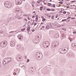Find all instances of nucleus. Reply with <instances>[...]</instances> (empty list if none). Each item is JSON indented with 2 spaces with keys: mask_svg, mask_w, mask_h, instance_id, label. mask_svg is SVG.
I'll use <instances>...</instances> for the list:
<instances>
[{
  "mask_svg": "<svg viewBox=\"0 0 76 76\" xmlns=\"http://www.w3.org/2000/svg\"><path fill=\"white\" fill-rule=\"evenodd\" d=\"M22 0H15L16 4V5H20L22 3Z\"/></svg>",
  "mask_w": 76,
  "mask_h": 76,
  "instance_id": "6e6552de",
  "label": "nucleus"
},
{
  "mask_svg": "<svg viewBox=\"0 0 76 76\" xmlns=\"http://www.w3.org/2000/svg\"><path fill=\"white\" fill-rule=\"evenodd\" d=\"M36 18H38V15H36Z\"/></svg>",
  "mask_w": 76,
  "mask_h": 76,
  "instance_id": "774afa93",
  "label": "nucleus"
},
{
  "mask_svg": "<svg viewBox=\"0 0 76 76\" xmlns=\"http://www.w3.org/2000/svg\"><path fill=\"white\" fill-rule=\"evenodd\" d=\"M69 39L70 40V41L71 42L72 41H73L74 40V39L72 38H69Z\"/></svg>",
  "mask_w": 76,
  "mask_h": 76,
  "instance_id": "393cba45",
  "label": "nucleus"
},
{
  "mask_svg": "<svg viewBox=\"0 0 76 76\" xmlns=\"http://www.w3.org/2000/svg\"><path fill=\"white\" fill-rule=\"evenodd\" d=\"M27 29V31H28V32L29 31H30V27H28Z\"/></svg>",
  "mask_w": 76,
  "mask_h": 76,
  "instance_id": "bb28decb",
  "label": "nucleus"
},
{
  "mask_svg": "<svg viewBox=\"0 0 76 76\" xmlns=\"http://www.w3.org/2000/svg\"><path fill=\"white\" fill-rule=\"evenodd\" d=\"M42 28H45V27L44 26H42Z\"/></svg>",
  "mask_w": 76,
  "mask_h": 76,
  "instance_id": "5fc2aeb1",
  "label": "nucleus"
},
{
  "mask_svg": "<svg viewBox=\"0 0 76 76\" xmlns=\"http://www.w3.org/2000/svg\"><path fill=\"white\" fill-rule=\"evenodd\" d=\"M47 10L48 11H50V10H51L49 8H47Z\"/></svg>",
  "mask_w": 76,
  "mask_h": 76,
  "instance_id": "72a5a7b5",
  "label": "nucleus"
},
{
  "mask_svg": "<svg viewBox=\"0 0 76 76\" xmlns=\"http://www.w3.org/2000/svg\"><path fill=\"white\" fill-rule=\"evenodd\" d=\"M31 31L32 32H34V31H35V30H32Z\"/></svg>",
  "mask_w": 76,
  "mask_h": 76,
  "instance_id": "4d7b16f0",
  "label": "nucleus"
},
{
  "mask_svg": "<svg viewBox=\"0 0 76 76\" xmlns=\"http://www.w3.org/2000/svg\"><path fill=\"white\" fill-rule=\"evenodd\" d=\"M62 37H63V38H65V37H66V34H62Z\"/></svg>",
  "mask_w": 76,
  "mask_h": 76,
  "instance_id": "a878e982",
  "label": "nucleus"
},
{
  "mask_svg": "<svg viewBox=\"0 0 76 76\" xmlns=\"http://www.w3.org/2000/svg\"><path fill=\"white\" fill-rule=\"evenodd\" d=\"M52 19H54V16H52Z\"/></svg>",
  "mask_w": 76,
  "mask_h": 76,
  "instance_id": "de8ad7c7",
  "label": "nucleus"
},
{
  "mask_svg": "<svg viewBox=\"0 0 76 76\" xmlns=\"http://www.w3.org/2000/svg\"><path fill=\"white\" fill-rule=\"evenodd\" d=\"M28 20H30L31 19L30 18H28Z\"/></svg>",
  "mask_w": 76,
  "mask_h": 76,
  "instance_id": "680f3d73",
  "label": "nucleus"
},
{
  "mask_svg": "<svg viewBox=\"0 0 76 76\" xmlns=\"http://www.w3.org/2000/svg\"><path fill=\"white\" fill-rule=\"evenodd\" d=\"M76 1H71V3H73V2H76Z\"/></svg>",
  "mask_w": 76,
  "mask_h": 76,
  "instance_id": "a19ab883",
  "label": "nucleus"
},
{
  "mask_svg": "<svg viewBox=\"0 0 76 76\" xmlns=\"http://www.w3.org/2000/svg\"><path fill=\"white\" fill-rule=\"evenodd\" d=\"M71 57H73V56H74V54H71Z\"/></svg>",
  "mask_w": 76,
  "mask_h": 76,
  "instance_id": "4c0bfd02",
  "label": "nucleus"
},
{
  "mask_svg": "<svg viewBox=\"0 0 76 76\" xmlns=\"http://www.w3.org/2000/svg\"><path fill=\"white\" fill-rule=\"evenodd\" d=\"M23 11H22V10L21 11V13H23Z\"/></svg>",
  "mask_w": 76,
  "mask_h": 76,
  "instance_id": "3c124183",
  "label": "nucleus"
},
{
  "mask_svg": "<svg viewBox=\"0 0 76 76\" xmlns=\"http://www.w3.org/2000/svg\"><path fill=\"white\" fill-rule=\"evenodd\" d=\"M67 55L68 57H72V56H71V54L70 53H68Z\"/></svg>",
  "mask_w": 76,
  "mask_h": 76,
  "instance_id": "412c9836",
  "label": "nucleus"
},
{
  "mask_svg": "<svg viewBox=\"0 0 76 76\" xmlns=\"http://www.w3.org/2000/svg\"><path fill=\"white\" fill-rule=\"evenodd\" d=\"M46 19H42V21L43 22L44 21H45Z\"/></svg>",
  "mask_w": 76,
  "mask_h": 76,
  "instance_id": "58836bf2",
  "label": "nucleus"
},
{
  "mask_svg": "<svg viewBox=\"0 0 76 76\" xmlns=\"http://www.w3.org/2000/svg\"><path fill=\"white\" fill-rule=\"evenodd\" d=\"M50 45V43L48 41L45 42L43 44V46L44 48H47Z\"/></svg>",
  "mask_w": 76,
  "mask_h": 76,
  "instance_id": "39448f33",
  "label": "nucleus"
},
{
  "mask_svg": "<svg viewBox=\"0 0 76 76\" xmlns=\"http://www.w3.org/2000/svg\"><path fill=\"white\" fill-rule=\"evenodd\" d=\"M22 19V18L19 17V18H18V20H20Z\"/></svg>",
  "mask_w": 76,
  "mask_h": 76,
  "instance_id": "2f4dec72",
  "label": "nucleus"
},
{
  "mask_svg": "<svg viewBox=\"0 0 76 76\" xmlns=\"http://www.w3.org/2000/svg\"><path fill=\"white\" fill-rule=\"evenodd\" d=\"M4 5L5 7L7 8H11L12 7V4L9 2L6 1L5 2Z\"/></svg>",
  "mask_w": 76,
  "mask_h": 76,
  "instance_id": "20e7f679",
  "label": "nucleus"
},
{
  "mask_svg": "<svg viewBox=\"0 0 76 76\" xmlns=\"http://www.w3.org/2000/svg\"><path fill=\"white\" fill-rule=\"evenodd\" d=\"M18 37V38L20 39H21L23 38V36L21 35H19Z\"/></svg>",
  "mask_w": 76,
  "mask_h": 76,
  "instance_id": "ddd939ff",
  "label": "nucleus"
},
{
  "mask_svg": "<svg viewBox=\"0 0 76 76\" xmlns=\"http://www.w3.org/2000/svg\"><path fill=\"white\" fill-rule=\"evenodd\" d=\"M4 34V31H1L0 32V34Z\"/></svg>",
  "mask_w": 76,
  "mask_h": 76,
  "instance_id": "b1692460",
  "label": "nucleus"
},
{
  "mask_svg": "<svg viewBox=\"0 0 76 76\" xmlns=\"http://www.w3.org/2000/svg\"><path fill=\"white\" fill-rule=\"evenodd\" d=\"M76 31H74L73 32V33H74V34H76Z\"/></svg>",
  "mask_w": 76,
  "mask_h": 76,
  "instance_id": "09e8293b",
  "label": "nucleus"
},
{
  "mask_svg": "<svg viewBox=\"0 0 76 76\" xmlns=\"http://www.w3.org/2000/svg\"><path fill=\"white\" fill-rule=\"evenodd\" d=\"M24 20L25 21H26V22H27V19H24Z\"/></svg>",
  "mask_w": 76,
  "mask_h": 76,
  "instance_id": "49530a36",
  "label": "nucleus"
},
{
  "mask_svg": "<svg viewBox=\"0 0 76 76\" xmlns=\"http://www.w3.org/2000/svg\"><path fill=\"white\" fill-rule=\"evenodd\" d=\"M53 7H54V8H55L56 7V5L55 4H53Z\"/></svg>",
  "mask_w": 76,
  "mask_h": 76,
  "instance_id": "e433bc0d",
  "label": "nucleus"
},
{
  "mask_svg": "<svg viewBox=\"0 0 76 76\" xmlns=\"http://www.w3.org/2000/svg\"><path fill=\"white\" fill-rule=\"evenodd\" d=\"M70 17H68L67 18V19H70Z\"/></svg>",
  "mask_w": 76,
  "mask_h": 76,
  "instance_id": "603ef678",
  "label": "nucleus"
},
{
  "mask_svg": "<svg viewBox=\"0 0 76 76\" xmlns=\"http://www.w3.org/2000/svg\"><path fill=\"white\" fill-rule=\"evenodd\" d=\"M24 65V64L23 63H20L19 64V66L20 67H21L22 66H23Z\"/></svg>",
  "mask_w": 76,
  "mask_h": 76,
  "instance_id": "6ab92c4d",
  "label": "nucleus"
},
{
  "mask_svg": "<svg viewBox=\"0 0 76 76\" xmlns=\"http://www.w3.org/2000/svg\"><path fill=\"white\" fill-rule=\"evenodd\" d=\"M35 20L36 21V22H37V21H38V18H36Z\"/></svg>",
  "mask_w": 76,
  "mask_h": 76,
  "instance_id": "c9c22d12",
  "label": "nucleus"
},
{
  "mask_svg": "<svg viewBox=\"0 0 76 76\" xmlns=\"http://www.w3.org/2000/svg\"><path fill=\"white\" fill-rule=\"evenodd\" d=\"M55 37L56 38H58L59 37V34H57L55 35Z\"/></svg>",
  "mask_w": 76,
  "mask_h": 76,
  "instance_id": "2eb2a0df",
  "label": "nucleus"
},
{
  "mask_svg": "<svg viewBox=\"0 0 76 76\" xmlns=\"http://www.w3.org/2000/svg\"><path fill=\"white\" fill-rule=\"evenodd\" d=\"M45 56H48V53L47 52H46L45 53Z\"/></svg>",
  "mask_w": 76,
  "mask_h": 76,
  "instance_id": "7c9ffc66",
  "label": "nucleus"
},
{
  "mask_svg": "<svg viewBox=\"0 0 76 76\" xmlns=\"http://www.w3.org/2000/svg\"><path fill=\"white\" fill-rule=\"evenodd\" d=\"M7 41L1 42L0 44V45L2 47H4L7 45Z\"/></svg>",
  "mask_w": 76,
  "mask_h": 76,
  "instance_id": "423d86ee",
  "label": "nucleus"
},
{
  "mask_svg": "<svg viewBox=\"0 0 76 76\" xmlns=\"http://www.w3.org/2000/svg\"><path fill=\"white\" fill-rule=\"evenodd\" d=\"M62 29H63V30H64V31H65L66 30V29H65V28H63Z\"/></svg>",
  "mask_w": 76,
  "mask_h": 76,
  "instance_id": "864d4df0",
  "label": "nucleus"
},
{
  "mask_svg": "<svg viewBox=\"0 0 76 76\" xmlns=\"http://www.w3.org/2000/svg\"><path fill=\"white\" fill-rule=\"evenodd\" d=\"M59 3H60V4H63V2H59Z\"/></svg>",
  "mask_w": 76,
  "mask_h": 76,
  "instance_id": "ea45409f",
  "label": "nucleus"
},
{
  "mask_svg": "<svg viewBox=\"0 0 76 76\" xmlns=\"http://www.w3.org/2000/svg\"><path fill=\"white\" fill-rule=\"evenodd\" d=\"M48 25L50 26L51 27H51H52V26H54V24L53 23H49L48 24Z\"/></svg>",
  "mask_w": 76,
  "mask_h": 76,
  "instance_id": "f3484780",
  "label": "nucleus"
},
{
  "mask_svg": "<svg viewBox=\"0 0 76 76\" xmlns=\"http://www.w3.org/2000/svg\"><path fill=\"white\" fill-rule=\"evenodd\" d=\"M37 38L38 39H41V35H38L37 36Z\"/></svg>",
  "mask_w": 76,
  "mask_h": 76,
  "instance_id": "4468645a",
  "label": "nucleus"
},
{
  "mask_svg": "<svg viewBox=\"0 0 76 76\" xmlns=\"http://www.w3.org/2000/svg\"><path fill=\"white\" fill-rule=\"evenodd\" d=\"M26 15V14H24L23 15V16H25Z\"/></svg>",
  "mask_w": 76,
  "mask_h": 76,
  "instance_id": "338daca9",
  "label": "nucleus"
},
{
  "mask_svg": "<svg viewBox=\"0 0 76 76\" xmlns=\"http://www.w3.org/2000/svg\"><path fill=\"white\" fill-rule=\"evenodd\" d=\"M64 26V25H62L61 26H59L60 27H61V26Z\"/></svg>",
  "mask_w": 76,
  "mask_h": 76,
  "instance_id": "13d9d810",
  "label": "nucleus"
},
{
  "mask_svg": "<svg viewBox=\"0 0 76 76\" xmlns=\"http://www.w3.org/2000/svg\"><path fill=\"white\" fill-rule=\"evenodd\" d=\"M50 28H51V27L48 24V26H46L45 29H50Z\"/></svg>",
  "mask_w": 76,
  "mask_h": 76,
  "instance_id": "f8f14e48",
  "label": "nucleus"
},
{
  "mask_svg": "<svg viewBox=\"0 0 76 76\" xmlns=\"http://www.w3.org/2000/svg\"><path fill=\"white\" fill-rule=\"evenodd\" d=\"M19 72H20V69H17V71H16V72H18V73H19Z\"/></svg>",
  "mask_w": 76,
  "mask_h": 76,
  "instance_id": "4be33fe9",
  "label": "nucleus"
},
{
  "mask_svg": "<svg viewBox=\"0 0 76 76\" xmlns=\"http://www.w3.org/2000/svg\"><path fill=\"white\" fill-rule=\"evenodd\" d=\"M61 10H62V11H64V9L63 8H61Z\"/></svg>",
  "mask_w": 76,
  "mask_h": 76,
  "instance_id": "37998d69",
  "label": "nucleus"
},
{
  "mask_svg": "<svg viewBox=\"0 0 76 76\" xmlns=\"http://www.w3.org/2000/svg\"><path fill=\"white\" fill-rule=\"evenodd\" d=\"M69 46L68 45H65V48L64 49H60L59 50V52L61 54H65L66 53V52L68 51L69 50Z\"/></svg>",
  "mask_w": 76,
  "mask_h": 76,
  "instance_id": "f257e3e1",
  "label": "nucleus"
},
{
  "mask_svg": "<svg viewBox=\"0 0 76 76\" xmlns=\"http://www.w3.org/2000/svg\"><path fill=\"white\" fill-rule=\"evenodd\" d=\"M66 5H70V4L69 3L67 4Z\"/></svg>",
  "mask_w": 76,
  "mask_h": 76,
  "instance_id": "e2e57ef3",
  "label": "nucleus"
},
{
  "mask_svg": "<svg viewBox=\"0 0 76 76\" xmlns=\"http://www.w3.org/2000/svg\"><path fill=\"white\" fill-rule=\"evenodd\" d=\"M42 28H40V29H42V30H43V29H42Z\"/></svg>",
  "mask_w": 76,
  "mask_h": 76,
  "instance_id": "69168bd1",
  "label": "nucleus"
},
{
  "mask_svg": "<svg viewBox=\"0 0 76 76\" xmlns=\"http://www.w3.org/2000/svg\"><path fill=\"white\" fill-rule=\"evenodd\" d=\"M61 61H62V62L64 63V62H65V61H66V59H65V58H63L61 60Z\"/></svg>",
  "mask_w": 76,
  "mask_h": 76,
  "instance_id": "aec40b11",
  "label": "nucleus"
},
{
  "mask_svg": "<svg viewBox=\"0 0 76 76\" xmlns=\"http://www.w3.org/2000/svg\"><path fill=\"white\" fill-rule=\"evenodd\" d=\"M42 9H43V7L42 6L40 8V10H42Z\"/></svg>",
  "mask_w": 76,
  "mask_h": 76,
  "instance_id": "c756f323",
  "label": "nucleus"
},
{
  "mask_svg": "<svg viewBox=\"0 0 76 76\" xmlns=\"http://www.w3.org/2000/svg\"><path fill=\"white\" fill-rule=\"evenodd\" d=\"M33 41L34 43H38L36 39H34L33 40Z\"/></svg>",
  "mask_w": 76,
  "mask_h": 76,
  "instance_id": "5701e85b",
  "label": "nucleus"
},
{
  "mask_svg": "<svg viewBox=\"0 0 76 76\" xmlns=\"http://www.w3.org/2000/svg\"><path fill=\"white\" fill-rule=\"evenodd\" d=\"M12 60L10 58H5L3 61V64L4 66H6L9 62H10Z\"/></svg>",
  "mask_w": 76,
  "mask_h": 76,
  "instance_id": "f03ea898",
  "label": "nucleus"
},
{
  "mask_svg": "<svg viewBox=\"0 0 76 76\" xmlns=\"http://www.w3.org/2000/svg\"><path fill=\"white\" fill-rule=\"evenodd\" d=\"M32 6L33 7H34V4H32Z\"/></svg>",
  "mask_w": 76,
  "mask_h": 76,
  "instance_id": "0e129e2a",
  "label": "nucleus"
},
{
  "mask_svg": "<svg viewBox=\"0 0 76 76\" xmlns=\"http://www.w3.org/2000/svg\"><path fill=\"white\" fill-rule=\"evenodd\" d=\"M29 59H28L27 60V63H28V62H29Z\"/></svg>",
  "mask_w": 76,
  "mask_h": 76,
  "instance_id": "79ce46f5",
  "label": "nucleus"
},
{
  "mask_svg": "<svg viewBox=\"0 0 76 76\" xmlns=\"http://www.w3.org/2000/svg\"><path fill=\"white\" fill-rule=\"evenodd\" d=\"M62 12H63L62 11H61L60 12V13H62Z\"/></svg>",
  "mask_w": 76,
  "mask_h": 76,
  "instance_id": "6e6d98bb",
  "label": "nucleus"
},
{
  "mask_svg": "<svg viewBox=\"0 0 76 76\" xmlns=\"http://www.w3.org/2000/svg\"><path fill=\"white\" fill-rule=\"evenodd\" d=\"M35 16H33L32 17V18H35Z\"/></svg>",
  "mask_w": 76,
  "mask_h": 76,
  "instance_id": "052dcab7",
  "label": "nucleus"
},
{
  "mask_svg": "<svg viewBox=\"0 0 76 76\" xmlns=\"http://www.w3.org/2000/svg\"><path fill=\"white\" fill-rule=\"evenodd\" d=\"M72 46L73 47H74L75 48L76 47V43H73L72 44Z\"/></svg>",
  "mask_w": 76,
  "mask_h": 76,
  "instance_id": "dca6fc26",
  "label": "nucleus"
},
{
  "mask_svg": "<svg viewBox=\"0 0 76 76\" xmlns=\"http://www.w3.org/2000/svg\"><path fill=\"white\" fill-rule=\"evenodd\" d=\"M15 17L16 18H19V16L17 14L16 15Z\"/></svg>",
  "mask_w": 76,
  "mask_h": 76,
  "instance_id": "c85d7f7f",
  "label": "nucleus"
},
{
  "mask_svg": "<svg viewBox=\"0 0 76 76\" xmlns=\"http://www.w3.org/2000/svg\"><path fill=\"white\" fill-rule=\"evenodd\" d=\"M13 75H16V73L14 72V73H13Z\"/></svg>",
  "mask_w": 76,
  "mask_h": 76,
  "instance_id": "c03bdc74",
  "label": "nucleus"
},
{
  "mask_svg": "<svg viewBox=\"0 0 76 76\" xmlns=\"http://www.w3.org/2000/svg\"><path fill=\"white\" fill-rule=\"evenodd\" d=\"M10 45L11 47H14L15 45V42L14 41H11L10 43Z\"/></svg>",
  "mask_w": 76,
  "mask_h": 76,
  "instance_id": "9d476101",
  "label": "nucleus"
},
{
  "mask_svg": "<svg viewBox=\"0 0 76 76\" xmlns=\"http://www.w3.org/2000/svg\"><path fill=\"white\" fill-rule=\"evenodd\" d=\"M66 20H67V19H64V20H62V22H65V21H66Z\"/></svg>",
  "mask_w": 76,
  "mask_h": 76,
  "instance_id": "473e14b6",
  "label": "nucleus"
},
{
  "mask_svg": "<svg viewBox=\"0 0 76 76\" xmlns=\"http://www.w3.org/2000/svg\"><path fill=\"white\" fill-rule=\"evenodd\" d=\"M58 42H53L52 43V46L53 48H55L58 45Z\"/></svg>",
  "mask_w": 76,
  "mask_h": 76,
  "instance_id": "0eeeda50",
  "label": "nucleus"
},
{
  "mask_svg": "<svg viewBox=\"0 0 76 76\" xmlns=\"http://www.w3.org/2000/svg\"><path fill=\"white\" fill-rule=\"evenodd\" d=\"M2 19H0V22H2Z\"/></svg>",
  "mask_w": 76,
  "mask_h": 76,
  "instance_id": "8fccbe9b",
  "label": "nucleus"
},
{
  "mask_svg": "<svg viewBox=\"0 0 76 76\" xmlns=\"http://www.w3.org/2000/svg\"><path fill=\"white\" fill-rule=\"evenodd\" d=\"M17 59L18 61H22V57L20 56H18L17 58Z\"/></svg>",
  "mask_w": 76,
  "mask_h": 76,
  "instance_id": "1a4fd4ad",
  "label": "nucleus"
},
{
  "mask_svg": "<svg viewBox=\"0 0 76 76\" xmlns=\"http://www.w3.org/2000/svg\"><path fill=\"white\" fill-rule=\"evenodd\" d=\"M20 9H19V8H17L15 10V12H16V13H19L20 12Z\"/></svg>",
  "mask_w": 76,
  "mask_h": 76,
  "instance_id": "9b49d317",
  "label": "nucleus"
},
{
  "mask_svg": "<svg viewBox=\"0 0 76 76\" xmlns=\"http://www.w3.org/2000/svg\"><path fill=\"white\" fill-rule=\"evenodd\" d=\"M66 13H67V12H66V11H64L63 12V13L64 14H66Z\"/></svg>",
  "mask_w": 76,
  "mask_h": 76,
  "instance_id": "f704fd0d",
  "label": "nucleus"
},
{
  "mask_svg": "<svg viewBox=\"0 0 76 76\" xmlns=\"http://www.w3.org/2000/svg\"><path fill=\"white\" fill-rule=\"evenodd\" d=\"M48 5L49 6H51V4H50V3H48Z\"/></svg>",
  "mask_w": 76,
  "mask_h": 76,
  "instance_id": "a18cd8bd",
  "label": "nucleus"
},
{
  "mask_svg": "<svg viewBox=\"0 0 76 76\" xmlns=\"http://www.w3.org/2000/svg\"><path fill=\"white\" fill-rule=\"evenodd\" d=\"M21 67H22L23 69H25L26 68V67H25V66L24 65L22 66Z\"/></svg>",
  "mask_w": 76,
  "mask_h": 76,
  "instance_id": "cd10ccee",
  "label": "nucleus"
},
{
  "mask_svg": "<svg viewBox=\"0 0 76 76\" xmlns=\"http://www.w3.org/2000/svg\"><path fill=\"white\" fill-rule=\"evenodd\" d=\"M57 17H58V16L57 15H56V17H55L56 18H57Z\"/></svg>",
  "mask_w": 76,
  "mask_h": 76,
  "instance_id": "bf43d9fd",
  "label": "nucleus"
},
{
  "mask_svg": "<svg viewBox=\"0 0 76 76\" xmlns=\"http://www.w3.org/2000/svg\"><path fill=\"white\" fill-rule=\"evenodd\" d=\"M14 32V31H11L9 32V33H10V35H11V37H12V36H13V34H13Z\"/></svg>",
  "mask_w": 76,
  "mask_h": 76,
  "instance_id": "a211bd4d",
  "label": "nucleus"
},
{
  "mask_svg": "<svg viewBox=\"0 0 76 76\" xmlns=\"http://www.w3.org/2000/svg\"><path fill=\"white\" fill-rule=\"evenodd\" d=\"M36 57L37 60H41L42 58V55L40 52H37L36 53Z\"/></svg>",
  "mask_w": 76,
  "mask_h": 76,
  "instance_id": "7ed1b4c3",
  "label": "nucleus"
}]
</instances>
